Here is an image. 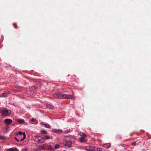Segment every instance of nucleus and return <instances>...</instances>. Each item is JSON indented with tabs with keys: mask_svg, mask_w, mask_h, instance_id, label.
<instances>
[{
	"mask_svg": "<svg viewBox=\"0 0 151 151\" xmlns=\"http://www.w3.org/2000/svg\"><path fill=\"white\" fill-rule=\"evenodd\" d=\"M12 126H14L15 124H12Z\"/></svg>",
	"mask_w": 151,
	"mask_h": 151,
	"instance_id": "nucleus-28",
	"label": "nucleus"
},
{
	"mask_svg": "<svg viewBox=\"0 0 151 151\" xmlns=\"http://www.w3.org/2000/svg\"><path fill=\"white\" fill-rule=\"evenodd\" d=\"M27 148H24L22 149V151H27Z\"/></svg>",
	"mask_w": 151,
	"mask_h": 151,
	"instance_id": "nucleus-24",
	"label": "nucleus"
},
{
	"mask_svg": "<svg viewBox=\"0 0 151 151\" xmlns=\"http://www.w3.org/2000/svg\"><path fill=\"white\" fill-rule=\"evenodd\" d=\"M12 120L9 119H6L4 120V123L7 125H10L12 122Z\"/></svg>",
	"mask_w": 151,
	"mask_h": 151,
	"instance_id": "nucleus-8",
	"label": "nucleus"
},
{
	"mask_svg": "<svg viewBox=\"0 0 151 151\" xmlns=\"http://www.w3.org/2000/svg\"><path fill=\"white\" fill-rule=\"evenodd\" d=\"M47 108L49 109H53V106H51L50 104H48L47 105Z\"/></svg>",
	"mask_w": 151,
	"mask_h": 151,
	"instance_id": "nucleus-18",
	"label": "nucleus"
},
{
	"mask_svg": "<svg viewBox=\"0 0 151 151\" xmlns=\"http://www.w3.org/2000/svg\"><path fill=\"white\" fill-rule=\"evenodd\" d=\"M136 142L135 141H134L133 142H132V145L133 146H135V145H136Z\"/></svg>",
	"mask_w": 151,
	"mask_h": 151,
	"instance_id": "nucleus-23",
	"label": "nucleus"
},
{
	"mask_svg": "<svg viewBox=\"0 0 151 151\" xmlns=\"http://www.w3.org/2000/svg\"><path fill=\"white\" fill-rule=\"evenodd\" d=\"M17 122H18L19 124H22L25 122V121L24 119H18L17 120Z\"/></svg>",
	"mask_w": 151,
	"mask_h": 151,
	"instance_id": "nucleus-15",
	"label": "nucleus"
},
{
	"mask_svg": "<svg viewBox=\"0 0 151 151\" xmlns=\"http://www.w3.org/2000/svg\"><path fill=\"white\" fill-rule=\"evenodd\" d=\"M52 132L55 133H58L61 132H63V131L62 129H52Z\"/></svg>",
	"mask_w": 151,
	"mask_h": 151,
	"instance_id": "nucleus-11",
	"label": "nucleus"
},
{
	"mask_svg": "<svg viewBox=\"0 0 151 151\" xmlns=\"http://www.w3.org/2000/svg\"><path fill=\"white\" fill-rule=\"evenodd\" d=\"M36 89L35 87H32L28 89V93L30 95H32L35 92Z\"/></svg>",
	"mask_w": 151,
	"mask_h": 151,
	"instance_id": "nucleus-7",
	"label": "nucleus"
},
{
	"mask_svg": "<svg viewBox=\"0 0 151 151\" xmlns=\"http://www.w3.org/2000/svg\"><path fill=\"white\" fill-rule=\"evenodd\" d=\"M78 134L79 135L81 136L79 138V142L81 143L85 142V138L86 137V135L84 133L81 132H79Z\"/></svg>",
	"mask_w": 151,
	"mask_h": 151,
	"instance_id": "nucleus-2",
	"label": "nucleus"
},
{
	"mask_svg": "<svg viewBox=\"0 0 151 151\" xmlns=\"http://www.w3.org/2000/svg\"><path fill=\"white\" fill-rule=\"evenodd\" d=\"M44 125L46 128H50V125L48 124H44Z\"/></svg>",
	"mask_w": 151,
	"mask_h": 151,
	"instance_id": "nucleus-21",
	"label": "nucleus"
},
{
	"mask_svg": "<svg viewBox=\"0 0 151 151\" xmlns=\"http://www.w3.org/2000/svg\"><path fill=\"white\" fill-rule=\"evenodd\" d=\"M53 96L56 98L71 99L73 98V96L71 95L63 94L61 92L55 93L54 94Z\"/></svg>",
	"mask_w": 151,
	"mask_h": 151,
	"instance_id": "nucleus-1",
	"label": "nucleus"
},
{
	"mask_svg": "<svg viewBox=\"0 0 151 151\" xmlns=\"http://www.w3.org/2000/svg\"><path fill=\"white\" fill-rule=\"evenodd\" d=\"M1 112L2 116H8L10 114L11 111L10 110H7L6 109H4L1 111Z\"/></svg>",
	"mask_w": 151,
	"mask_h": 151,
	"instance_id": "nucleus-4",
	"label": "nucleus"
},
{
	"mask_svg": "<svg viewBox=\"0 0 151 151\" xmlns=\"http://www.w3.org/2000/svg\"><path fill=\"white\" fill-rule=\"evenodd\" d=\"M43 138L44 139V142L46 140L48 139H52V137H50L49 136L46 135L44 137H43Z\"/></svg>",
	"mask_w": 151,
	"mask_h": 151,
	"instance_id": "nucleus-14",
	"label": "nucleus"
},
{
	"mask_svg": "<svg viewBox=\"0 0 151 151\" xmlns=\"http://www.w3.org/2000/svg\"><path fill=\"white\" fill-rule=\"evenodd\" d=\"M64 132L65 133H68L69 132L70 129H68V128H64Z\"/></svg>",
	"mask_w": 151,
	"mask_h": 151,
	"instance_id": "nucleus-19",
	"label": "nucleus"
},
{
	"mask_svg": "<svg viewBox=\"0 0 151 151\" xmlns=\"http://www.w3.org/2000/svg\"><path fill=\"white\" fill-rule=\"evenodd\" d=\"M14 139L17 141L19 142V139H17V138L16 137H14Z\"/></svg>",
	"mask_w": 151,
	"mask_h": 151,
	"instance_id": "nucleus-25",
	"label": "nucleus"
},
{
	"mask_svg": "<svg viewBox=\"0 0 151 151\" xmlns=\"http://www.w3.org/2000/svg\"><path fill=\"white\" fill-rule=\"evenodd\" d=\"M6 151H19V150L17 148L14 147L7 149Z\"/></svg>",
	"mask_w": 151,
	"mask_h": 151,
	"instance_id": "nucleus-13",
	"label": "nucleus"
},
{
	"mask_svg": "<svg viewBox=\"0 0 151 151\" xmlns=\"http://www.w3.org/2000/svg\"><path fill=\"white\" fill-rule=\"evenodd\" d=\"M72 143L71 141H66L65 143V146L66 147H71Z\"/></svg>",
	"mask_w": 151,
	"mask_h": 151,
	"instance_id": "nucleus-10",
	"label": "nucleus"
},
{
	"mask_svg": "<svg viewBox=\"0 0 151 151\" xmlns=\"http://www.w3.org/2000/svg\"><path fill=\"white\" fill-rule=\"evenodd\" d=\"M60 145L59 144H56L54 145V147L55 149H58L60 148Z\"/></svg>",
	"mask_w": 151,
	"mask_h": 151,
	"instance_id": "nucleus-17",
	"label": "nucleus"
},
{
	"mask_svg": "<svg viewBox=\"0 0 151 151\" xmlns=\"http://www.w3.org/2000/svg\"><path fill=\"white\" fill-rule=\"evenodd\" d=\"M111 144L110 143H105L104 144L103 146L106 148H108L111 147Z\"/></svg>",
	"mask_w": 151,
	"mask_h": 151,
	"instance_id": "nucleus-12",
	"label": "nucleus"
},
{
	"mask_svg": "<svg viewBox=\"0 0 151 151\" xmlns=\"http://www.w3.org/2000/svg\"><path fill=\"white\" fill-rule=\"evenodd\" d=\"M86 150L87 151H96L98 150V148H96L95 147L89 146L86 147Z\"/></svg>",
	"mask_w": 151,
	"mask_h": 151,
	"instance_id": "nucleus-5",
	"label": "nucleus"
},
{
	"mask_svg": "<svg viewBox=\"0 0 151 151\" xmlns=\"http://www.w3.org/2000/svg\"><path fill=\"white\" fill-rule=\"evenodd\" d=\"M41 82L40 81H39L38 83L39 84H41Z\"/></svg>",
	"mask_w": 151,
	"mask_h": 151,
	"instance_id": "nucleus-27",
	"label": "nucleus"
},
{
	"mask_svg": "<svg viewBox=\"0 0 151 151\" xmlns=\"http://www.w3.org/2000/svg\"><path fill=\"white\" fill-rule=\"evenodd\" d=\"M48 149L50 150H52L53 149V148L50 145H49L48 146Z\"/></svg>",
	"mask_w": 151,
	"mask_h": 151,
	"instance_id": "nucleus-22",
	"label": "nucleus"
},
{
	"mask_svg": "<svg viewBox=\"0 0 151 151\" xmlns=\"http://www.w3.org/2000/svg\"><path fill=\"white\" fill-rule=\"evenodd\" d=\"M16 136L17 137H18L22 138V136L23 135V137L22 138L20 139V141H22L23 140L26 138V136L25 133V132H19L18 133H16L15 134Z\"/></svg>",
	"mask_w": 151,
	"mask_h": 151,
	"instance_id": "nucleus-3",
	"label": "nucleus"
},
{
	"mask_svg": "<svg viewBox=\"0 0 151 151\" xmlns=\"http://www.w3.org/2000/svg\"><path fill=\"white\" fill-rule=\"evenodd\" d=\"M32 120L33 122H34L36 120V119H32Z\"/></svg>",
	"mask_w": 151,
	"mask_h": 151,
	"instance_id": "nucleus-26",
	"label": "nucleus"
},
{
	"mask_svg": "<svg viewBox=\"0 0 151 151\" xmlns=\"http://www.w3.org/2000/svg\"><path fill=\"white\" fill-rule=\"evenodd\" d=\"M9 92L8 91H5L4 93L0 94V96L1 97H6L9 94Z\"/></svg>",
	"mask_w": 151,
	"mask_h": 151,
	"instance_id": "nucleus-9",
	"label": "nucleus"
},
{
	"mask_svg": "<svg viewBox=\"0 0 151 151\" xmlns=\"http://www.w3.org/2000/svg\"><path fill=\"white\" fill-rule=\"evenodd\" d=\"M34 137H35V140L37 142L40 143L44 142L43 137L40 136H36Z\"/></svg>",
	"mask_w": 151,
	"mask_h": 151,
	"instance_id": "nucleus-6",
	"label": "nucleus"
},
{
	"mask_svg": "<svg viewBox=\"0 0 151 151\" xmlns=\"http://www.w3.org/2000/svg\"><path fill=\"white\" fill-rule=\"evenodd\" d=\"M40 132L42 134H47V131L45 130H41L40 131Z\"/></svg>",
	"mask_w": 151,
	"mask_h": 151,
	"instance_id": "nucleus-20",
	"label": "nucleus"
},
{
	"mask_svg": "<svg viewBox=\"0 0 151 151\" xmlns=\"http://www.w3.org/2000/svg\"><path fill=\"white\" fill-rule=\"evenodd\" d=\"M7 139V137L4 136H0V139L2 140H5Z\"/></svg>",
	"mask_w": 151,
	"mask_h": 151,
	"instance_id": "nucleus-16",
	"label": "nucleus"
}]
</instances>
